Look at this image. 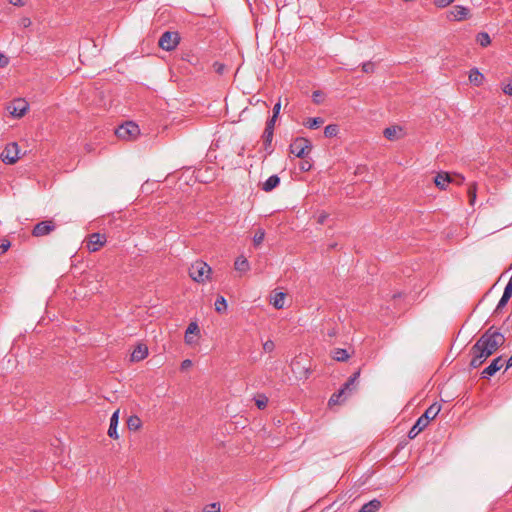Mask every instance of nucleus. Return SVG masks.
<instances>
[{
	"instance_id": "1",
	"label": "nucleus",
	"mask_w": 512,
	"mask_h": 512,
	"mask_svg": "<svg viewBox=\"0 0 512 512\" xmlns=\"http://www.w3.org/2000/svg\"><path fill=\"white\" fill-rule=\"evenodd\" d=\"M441 410V405L433 403L430 405L425 412L417 419L416 423L412 426L408 432V437L414 439L421 431H423L431 420H433Z\"/></svg>"
},
{
	"instance_id": "2",
	"label": "nucleus",
	"mask_w": 512,
	"mask_h": 512,
	"mask_svg": "<svg viewBox=\"0 0 512 512\" xmlns=\"http://www.w3.org/2000/svg\"><path fill=\"white\" fill-rule=\"evenodd\" d=\"M495 353L505 343V337L502 333L494 330V327L487 329L476 341Z\"/></svg>"
},
{
	"instance_id": "3",
	"label": "nucleus",
	"mask_w": 512,
	"mask_h": 512,
	"mask_svg": "<svg viewBox=\"0 0 512 512\" xmlns=\"http://www.w3.org/2000/svg\"><path fill=\"white\" fill-rule=\"evenodd\" d=\"M140 134L139 126L132 122L127 121L124 124L118 126L115 130V135L125 141L135 140Z\"/></svg>"
},
{
	"instance_id": "4",
	"label": "nucleus",
	"mask_w": 512,
	"mask_h": 512,
	"mask_svg": "<svg viewBox=\"0 0 512 512\" xmlns=\"http://www.w3.org/2000/svg\"><path fill=\"white\" fill-rule=\"evenodd\" d=\"M210 272V266L203 261H196L189 268V276L198 283H203L208 279Z\"/></svg>"
},
{
	"instance_id": "5",
	"label": "nucleus",
	"mask_w": 512,
	"mask_h": 512,
	"mask_svg": "<svg viewBox=\"0 0 512 512\" xmlns=\"http://www.w3.org/2000/svg\"><path fill=\"white\" fill-rule=\"evenodd\" d=\"M311 149L312 144L310 140L304 137H297L290 144V153L298 158H304Z\"/></svg>"
},
{
	"instance_id": "6",
	"label": "nucleus",
	"mask_w": 512,
	"mask_h": 512,
	"mask_svg": "<svg viewBox=\"0 0 512 512\" xmlns=\"http://www.w3.org/2000/svg\"><path fill=\"white\" fill-rule=\"evenodd\" d=\"M180 37L178 32H172V31H165L159 41L158 45L166 51H172L174 50L177 45L179 44Z\"/></svg>"
},
{
	"instance_id": "7",
	"label": "nucleus",
	"mask_w": 512,
	"mask_h": 512,
	"mask_svg": "<svg viewBox=\"0 0 512 512\" xmlns=\"http://www.w3.org/2000/svg\"><path fill=\"white\" fill-rule=\"evenodd\" d=\"M20 149L16 142L8 143L1 153V159L5 164H14L20 158Z\"/></svg>"
},
{
	"instance_id": "8",
	"label": "nucleus",
	"mask_w": 512,
	"mask_h": 512,
	"mask_svg": "<svg viewBox=\"0 0 512 512\" xmlns=\"http://www.w3.org/2000/svg\"><path fill=\"white\" fill-rule=\"evenodd\" d=\"M56 228V225L53 220H45L37 223L32 230V235L34 237H42L50 234Z\"/></svg>"
},
{
	"instance_id": "9",
	"label": "nucleus",
	"mask_w": 512,
	"mask_h": 512,
	"mask_svg": "<svg viewBox=\"0 0 512 512\" xmlns=\"http://www.w3.org/2000/svg\"><path fill=\"white\" fill-rule=\"evenodd\" d=\"M471 360L469 366L471 369L480 367L487 359L483 355V350L475 343L470 349Z\"/></svg>"
},
{
	"instance_id": "10",
	"label": "nucleus",
	"mask_w": 512,
	"mask_h": 512,
	"mask_svg": "<svg viewBox=\"0 0 512 512\" xmlns=\"http://www.w3.org/2000/svg\"><path fill=\"white\" fill-rule=\"evenodd\" d=\"M504 361L502 356H498L481 372V377L489 379L495 375L503 367Z\"/></svg>"
},
{
	"instance_id": "11",
	"label": "nucleus",
	"mask_w": 512,
	"mask_h": 512,
	"mask_svg": "<svg viewBox=\"0 0 512 512\" xmlns=\"http://www.w3.org/2000/svg\"><path fill=\"white\" fill-rule=\"evenodd\" d=\"M105 242V235H102L100 233H92L89 236L87 248L90 252H96L105 244Z\"/></svg>"
},
{
	"instance_id": "12",
	"label": "nucleus",
	"mask_w": 512,
	"mask_h": 512,
	"mask_svg": "<svg viewBox=\"0 0 512 512\" xmlns=\"http://www.w3.org/2000/svg\"><path fill=\"white\" fill-rule=\"evenodd\" d=\"M8 109L13 116L22 117L28 110V103L23 99H17L11 103Z\"/></svg>"
},
{
	"instance_id": "13",
	"label": "nucleus",
	"mask_w": 512,
	"mask_h": 512,
	"mask_svg": "<svg viewBox=\"0 0 512 512\" xmlns=\"http://www.w3.org/2000/svg\"><path fill=\"white\" fill-rule=\"evenodd\" d=\"M469 14V9L461 6L455 5L449 12L448 18L454 21H461L466 19Z\"/></svg>"
},
{
	"instance_id": "14",
	"label": "nucleus",
	"mask_w": 512,
	"mask_h": 512,
	"mask_svg": "<svg viewBox=\"0 0 512 512\" xmlns=\"http://www.w3.org/2000/svg\"><path fill=\"white\" fill-rule=\"evenodd\" d=\"M512 296V277L509 279L508 283L506 284L502 297L500 298L496 310H500L503 307H505L510 300Z\"/></svg>"
},
{
	"instance_id": "15",
	"label": "nucleus",
	"mask_w": 512,
	"mask_h": 512,
	"mask_svg": "<svg viewBox=\"0 0 512 512\" xmlns=\"http://www.w3.org/2000/svg\"><path fill=\"white\" fill-rule=\"evenodd\" d=\"M148 356V348L144 344H138L131 354V361L139 362Z\"/></svg>"
},
{
	"instance_id": "16",
	"label": "nucleus",
	"mask_w": 512,
	"mask_h": 512,
	"mask_svg": "<svg viewBox=\"0 0 512 512\" xmlns=\"http://www.w3.org/2000/svg\"><path fill=\"white\" fill-rule=\"evenodd\" d=\"M452 181L451 176L446 172L438 173L434 178V183L440 190L446 189L447 184Z\"/></svg>"
},
{
	"instance_id": "17",
	"label": "nucleus",
	"mask_w": 512,
	"mask_h": 512,
	"mask_svg": "<svg viewBox=\"0 0 512 512\" xmlns=\"http://www.w3.org/2000/svg\"><path fill=\"white\" fill-rule=\"evenodd\" d=\"M118 419H119V410H116L110 418V425H109V429H108V435H109V437H111L113 439H117L119 437V435L117 433Z\"/></svg>"
},
{
	"instance_id": "18",
	"label": "nucleus",
	"mask_w": 512,
	"mask_h": 512,
	"mask_svg": "<svg viewBox=\"0 0 512 512\" xmlns=\"http://www.w3.org/2000/svg\"><path fill=\"white\" fill-rule=\"evenodd\" d=\"M280 184V178L278 175H271L263 184L262 190L265 192H271Z\"/></svg>"
},
{
	"instance_id": "19",
	"label": "nucleus",
	"mask_w": 512,
	"mask_h": 512,
	"mask_svg": "<svg viewBox=\"0 0 512 512\" xmlns=\"http://www.w3.org/2000/svg\"><path fill=\"white\" fill-rule=\"evenodd\" d=\"M483 80H484V76L477 68H472L470 70L469 81L471 84L478 87V86L482 85Z\"/></svg>"
},
{
	"instance_id": "20",
	"label": "nucleus",
	"mask_w": 512,
	"mask_h": 512,
	"mask_svg": "<svg viewBox=\"0 0 512 512\" xmlns=\"http://www.w3.org/2000/svg\"><path fill=\"white\" fill-rule=\"evenodd\" d=\"M402 131L400 126H390L384 129L383 134L386 139L390 141L397 140L399 138V133Z\"/></svg>"
},
{
	"instance_id": "21",
	"label": "nucleus",
	"mask_w": 512,
	"mask_h": 512,
	"mask_svg": "<svg viewBox=\"0 0 512 512\" xmlns=\"http://www.w3.org/2000/svg\"><path fill=\"white\" fill-rule=\"evenodd\" d=\"M234 268L236 271L241 273H246L250 269V264L246 257L243 255L236 258L234 263Z\"/></svg>"
},
{
	"instance_id": "22",
	"label": "nucleus",
	"mask_w": 512,
	"mask_h": 512,
	"mask_svg": "<svg viewBox=\"0 0 512 512\" xmlns=\"http://www.w3.org/2000/svg\"><path fill=\"white\" fill-rule=\"evenodd\" d=\"M332 358L339 362H345L350 358V353L346 349L335 348L331 351Z\"/></svg>"
},
{
	"instance_id": "23",
	"label": "nucleus",
	"mask_w": 512,
	"mask_h": 512,
	"mask_svg": "<svg viewBox=\"0 0 512 512\" xmlns=\"http://www.w3.org/2000/svg\"><path fill=\"white\" fill-rule=\"evenodd\" d=\"M381 508V502L378 499H373L365 503L358 512H377Z\"/></svg>"
},
{
	"instance_id": "24",
	"label": "nucleus",
	"mask_w": 512,
	"mask_h": 512,
	"mask_svg": "<svg viewBox=\"0 0 512 512\" xmlns=\"http://www.w3.org/2000/svg\"><path fill=\"white\" fill-rule=\"evenodd\" d=\"M286 294L284 292H276L270 299V303L276 308V309H282L284 307V300H285Z\"/></svg>"
},
{
	"instance_id": "25",
	"label": "nucleus",
	"mask_w": 512,
	"mask_h": 512,
	"mask_svg": "<svg viewBox=\"0 0 512 512\" xmlns=\"http://www.w3.org/2000/svg\"><path fill=\"white\" fill-rule=\"evenodd\" d=\"M142 426V421L137 415H131L127 420V427L131 431H136Z\"/></svg>"
},
{
	"instance_id": "26",
	"label": "nucleus",
	"mask_w": 512,
	"mask_h": 512,
	"mask_svg": "<svg viewBox=\"0 0 512 512\" xmlns=\"http://www.w3.org/2000/svg\"><path fill=\"white\" fill-rule=\"evenodd\" d=\"M199 332V327L197 325L196 322H191L187 329H186V332H185V342L187 344H191L193 343V340L192 338L189 336L190 334H194V333H198Z\"/></svg>"
},
{
	"instance_id": "27",
	"label": "nucleus",
	"mask_w": 512,
	"mask_h": 512,
	"mask_svg": "<svg viewBox=\"0 0 512 512\" xmlns=\"http://www.w3.org/2000/svg\"><path fill=\"white\" fill-rule=\"evenodd\" d=\"M324 123L322 117L308 118L304 125L309 129H317Z\"/></svg>"
},
{
	"instance_id": "28",
	"label": "nucleus",
	"mask_w": 512,
	"mask_h": 512,
	"mask_svg": "<svg viewBox=\"0 0 512 512\" xmlns=\"http://www.w3.org/2000/svg\"><path fill=\"white\" fill-rule=\"evenodd\" d=\"M273 134L274 133L267 132V131H264V133H263L264 149L267 151L268 154H271L273 151L272 146H271Z\"/></svg>"
},
{
	"instance_id": "29",
	"label": "nucleus",
	"mask_w": 512,
	"mask_h": 512,
	"mask_svg": "<svg viewBox=\"0 0 512 512\" xmlns=\"http://www.w3.org/2000/svg\"><path fill=\"white\" fill-rule=\"evenodd\" d=\"M345 393H346V391L344 389L340 388L338 392L332 394V396L329 399L328 404L330 406H332V405L341 403L344 400L343 396L345 395Z\"/></svg>"
},
{
	"instance_id": "30",
	"label": "nucleus",
	"mask_w": 512,
	"mask_h": 512,
	"mask_svg": "<svg viewBox=\"0 0 512 512\" xmlns=\"http://www.w3.org/2000/svg\"><path fill=\"white\" fill-rule=\"evenodd\" d=\"M339 132V127L337 124H329L324 129V135L327 138L335 137Z\"/></svg>"
},
{
	"instance_id": "31",
	"label": "nucleus",
	"mask_w": 512,
	"mask_h": 512,
	"mask_svg": "<svg viewBox=\"0 0 512 512\" xmlns=\"http://www.w3.org/2000/svg\"><path fill=\"white\" fill-rule=\"evenodd\" d=\"M215 310L218 313L225 312L227 310V302L226 299L223 296L217 297L215 301Z\"/></svg>"
},
{
	"instance_id": "32",
	"label": "nucleus",
	"mask_w": 512,
	"mask_h": 512,
	"mask_svg": "<svg viewBox=\"0 0 512 512\" xmlns=\"http://www.w3.org/2000/svg\"><path fill=\"white\" fill-rule=\"evenodd\" d=\"M476 40L477 42L482 46V47H486L490 44L491 40H490V36L488 35V33L486 32H480L477 34V37H476Z\"/></svg>"
},
{
	"instance_id": "33",
	"label": "nucleus",
	"mask_w": 512,
	"mask_h": 512,
	"mask_svg": "<svg viewBox=\"0 0 512 512\" xmlns=\"http://www.w3.org/2000/svg\"><path fill=\"white\" fill-rule=\"evenodd\" d=\"M476 191H477L476 184L475 183L470 184L468 187V190H467V194H468L469 202L471 205H473L476 200Z\"/></svg>"
},
{
	"instance_id": "34",
	"label": "nucleus",
	"mask_w": 512,
	"mask_h": 512,
	"mask_svg": "<svg viewBox=\"0 0 512 512\" xmlns=\"http://www.w3.org/2000/svg\"><path fill=\"white\" fill-rule=\"evenodd\" d=\"M264 237H265V231L263 229H258L256 232H255V235L253 237V242H254V245L255 246H258L260 245L263 240H264Z\"/></svg>"
},
{
	"instance_id": "35",
	"label": "nucleus",
	"mask_w": 512,
	"mask_h": 512,
	"mask_svg": "<svg viewBox=\"0 0 512 512\" xmlns=\"http://www.w3.org/2000/svg\"><path fill=\"white\" fill-rule=\"evenodd\" d=\"M255 403L259 409H264L267 406L268 398L265 395H259Z\"/></svg>"
},
{
	"instance_id": "36",
	"label": "nucleus",
	"mask_w": 512,
	"mask_h": 512,
	"mask_svg": "<svg viewBox=\"0 0 512 512\" xmlns=\"http://www.w3.org/2000/svg\"><path fill=\"white\" fill-rule=\"evenodd\" d=\"M276 120L277 119H274L273 116L270 119H268L266 122V127H265L264 131L274 133V127H275Z\"/></svg>"
},
{
	"instance_id": "37",
	"label": "nucleus",
	"mask_w": 512,
	"mask_h": 512,
	"mask_svg": "<svg viewBox=\"0 0 512 512\" xmlns=\"http://www.w3.org/2000/svg\"><path fill=\"white\" fill-rule=\"evenodd\" d=\"M453 2L454 0H434V4L438 8H445Z\"/></svg>"
},
{
	"instance_id": "38",
	"label": "nucleus",
	"mask_w": 512,
	"mask_h": 512,
	"mask_svg": "<svg viewBox=\"0 0 512 512\" xmlns=\"http://www.w3.org/2000/svg\"><path fill=\"white\" fill-rule=\"evenodd\" d=\"M275 344L272 340H267L263 343V350L267 353H270L274 350Z\"/></svg>"
},
{
	"instance_id": "39",
	"label": "nucleus",
	"mask_w": 512,
	"mask_h": 512,
	"mask_svg": "<svg viewBox=\"0 0 512 512\" xmlns=\"http://www.w3.org/2000/svg\"><path fill=\"white\" fill-rule=\"evenodd\" d=\"M362 70L365 73H372L374 71V63H372V62L363 63Z\"/></svg>"
},
{
	"instance_id": "40",
	"label": "nucleus",
	"mask_w": 512,
	"mask_h": 512,
	"mask_svg": "<svg viewBox=\"0 0 512 512\" xmlns=\"http://www.w3.org/2000/svg\"><path fill=\"white\" fill-rule=\"evenodd\" d=\"M322 96H323L322 92L320 90H316L312 94V99L316 104H319L322 101Z\"/></svg>"
},
{
	"instance_id": "41",
	"label": "nucleus",
	"mask_w": 512,
	"mask_h": 512,
	"mask_svg": "<svg viewBox=\"0 0 512 512\" xmlns=\"http://www.w3.org/2000/svg\"><path fill=\"white\" fill-rule=\"evenodd\" d=\"M280 109H281V101L279 100L277 103H275V105L273 106V117L274 119H277L279 114H280Z\"/></svg>"
},
{
	"instance_id": "42",
	"label": "nucleus",
	"mask_w": 512,
	"mask_h": 512,
	"mask_svg": "<svg viewBox=\"0 0 512 512\" xmlns=\"http://www.w3.org/2000/svg\"><path fill=\"white\" fill-rule=\"evenodd\" d=\"M10 245L11 244L8 240H3L0 244V255L6 253L7 250L9 249Z\"/></svg>"
},
{
	"instance_id": "43",
	"label": "nucleus",
	"mask_w": 512,
	"mask_h": 512,
	"mask_svg": "<svg viewBox=\"0 0 512 512\" xmlns=\"http://www.w3.org/2000/svg\"><path fill=\"white\" fill-rule=\"evenodd\" d=\"M476 344L479 346L480 350H483V355L488 359L492 354H494L490 349H487L485 346L481 345L480 343L476 342Z\"/></svg>"
},
{
	"instance_id": "44",
	"label": "nucleus",
	"mask_w": 512,
	"mask_h": 512,
	"mask_svg": "<svg viewBox=\"0 0 512 512\" xmlns=\"http://www.w3.org/2000/svg\"><path fill=\"white\" fill-rule=\"evenodd\" d=\"M31 24L32 22L28 17H22L19 21V25L23 28H28L29 26H31Z\"/></svg>"
},
{
	"instance_id": "45",
	"label": "nucleus",
	"mask_w": 512,
	"mask_h": 512,
	"mask_svg": "<svg viewBox=\"0 0 512 512\" xmlns=\"http://www.w3.org/2000/svg\"><path fill=\"white\" fill-rule=\"evenodd\" d=\"M502 90L506 95L512 96V80H509V82L503 86Z\"/></svg>"
},
{
	"instance_id": "46",
	"label": "nucleus",
	"mask_w": 512,
	"mask_h": 512,
	"mask_svg": "<svg viewBox=\"0 0 512 512\" xmlns=\"http://www.w3.org/2000/svg\"><path fill=\"white\" fill-rule=\"evenodd\" d=\"M355 380H353L352 378H348V380L344 383V385L341 387L342 389H344L345 391H351V386H353L355 384Z\"/></svg>"
},
{
	"instance_id": "47",
	"label": "nucleus",
	"mask_w": 512,
	"mask_h": 512,
	"mask_svg": "<svg viewBox=\"0 0 512 512\" xmlns=\"http://www.w3.org/2000/svg\"><path fill=\"white\" fill-rule=\"evenodd\" d=\"M328 216L329 215L326 212L319 213V215L317 216V223L324 224Z\"/></svg>"
},
{
	"instance_id": "48",
	"label": "nucleus",
	"mask_w": 512,
	"mask_h": 512,
	"mask_svg": "<svg viewBox=\"0 0 512 512\" xmlns=\"http://www.w3.org/2000/svg\"><path fill=\"white\" fill-rule=\"evenodd\" d=\"M205 512H220V504L219 503H212L209 505V509Z\"/></svg>"
},
{
	"instance_id": "49",
	"label": "nucleus",
	"mask_w": 512,
	"mask_h": 512,
	"mask_svg": "<svg viewBox=\"0 0 512 512\" xmlns=\"http://www.w3.org/2000/svg\"><path fill=\"white\" fill-rule=\"evenodd\" d=\"M191 366H192V361L190 359H185L181 363V370H186V369H188Z\"/></svg>"
},
{
	"instance_id": "50",
	"label": "nucleus",
	"mask_w": 512,
	"mask_h": 512,
	"mask_svg": "<svg viewBox=\"0 0 512 512\" xmlns=\"http://www.w3.org/2000/svg\"><path fill=\"white\" fill-rule=\"evenodd\" d=\"M9 63V60L6 56H4L3 54L0 55V67H5L6 65H8Z\"/></svg>"
},
{
	"instance_id": "51",
	"label": "nucleus",
	"mask_w": 512,
	"mask_h": 512,
	"mask_svg": "<svg viewBox=\"0 0 512 512\" xmlns=\"http://www.w3.org/2000/svg\"><path fill=\"white\" fill-rule=\"evenodd\" d=\"M11 4L15 5V6H23L24 5V0H9Z\"/></svg>"
},
{
	"instance_id": "52",
	"label": "nucleus",
	"mask_w": 512,
	"mask_h": 512,
	"mask_svg": "<svg viewBox=\"0 0 512 512\" xmlns=\"http://www.w3.org/2000/svg\"><path fill=\"white\" fill-rule=\"evenodd\" d=\"M360 376V370H357L356 372H354L350 378H352L353 380L357 381V379L359 378Z\"/></svg>"
},
{
	"instance_id": "53",
	"label": "nucleus",
	"mask_w": 512,
	"mask_h": 512,
	"mask_svg": "<svg viewBox=\"0 0 512 512\" xmlns=\"http://www.w3.org/2000/svg\"><path fill=\"white\" fill-rule=\"evenodd\" d=\"M512 367V355L509 357V359L506 362V369H509Z\"/></svg>"
},
{
	"instance_id": "54",
	"label": "nucleus",
	"mask_w": 512,
	"mask_h": 512,
	"mask_svg": "<svg viewBox=\"0 0 512 512\" xmlns=\"http://www.w3.org/2000/svg\"><path fill=\"white\" fill-rule=\"evenodd\" d=\"M223 70H224V66H223V65H221V64H220V65H218V67L216 68V71H217L218 73H222V72H223Z\"/></svg>"
},
{
	"instance_id": "55",
	"label": "nucleus",
	"mask_w": 512,
	"mask_h": 512,
	"mask_svg": "<svg viewBox=\"0 0 512 512\" xmlns=\"http://www.w3.org/2000/svg\"><path fill=\"white\" fill-rule=\"evenodd\" d=\"M458 181H457V184H461L463 181H464V177L463 176H458Z\"/></svg>"
},
{
	"instance_id": "56",
	"label": "nucleus",
	"mask_w": 512,
	"mask_h": 512,
	"mask_svg": "<svg viewBox=\"0 0 512 512\" xmlns=\"http://www.w3.org/2000/svg\"><path fill=\"white\" fill-rule=\"evenodd\" d=\"M301 168H302L303 170H308V169H309V168H306V165H303Z\"/></svg>"
}]
</instances>
